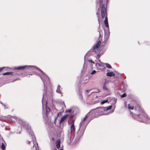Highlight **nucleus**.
Here are the masks:
<instances>
[{
  "mask_svg": "<svg viewBox=\"0 0 150 150\" xmlns=\"http://www.w3.org/2000/svg\"><path fill=\"white\" fill-rule=\"evenodd\" d=\"M101 37V35L100 34V32H99V39L100 40V38Z\"/></svg>",
  "mask_w": 150,
  "mask_h": 150,
  "instance_id": "obj_30",
  "label": "nucleus"
},
{
  "mask_svg": "<svg viewBox=\"0 0 150 150\" xmlns=\"http://www.w3.org/2000/svg\"><path fill=\"white\" fill-rule=\"evenodd\" d=\"M108 83L106 81H105L104 84L103 85V89L104 90H106V91H109V88L108 86Z\"/></svg>",
  "mask_w": 150,
  "mask_h": 150,
  "instance_id": "obj_10",
  "label": "nucleus"
},
{
  "mask_svg": "<svg viewBox=\"0 0 150 150\" xmlns=\"http://www.w3.org/2000/svg\"><path fill=\"white\" fill-rule=\"evenodd\" d=\"M24 127L27 131L28 132H30V133H31L29 135V137L31 138L30 141L28 140L27 142V143L29 144H30L31 147L33 146L32 148L33 150H39V147L37 143H34V141L35 139V138L33 134H32V133L31 132V127H30L27 124H25L24 125Z\"/></svg>",
  "mask_w": 150,
  "mask_h": 150,
  "instance_id": "obj_3",
  "label": "nucleus"
},
{
  "mask_svg": "<svg viewBox=\"0 0 150 150\" xmlns=\"http://www.w3.org/2000/svg\"><path fill=\"white\" fill-rule=\"evenodd\" d=\"M96 72V71L95 70H94L91 73V74H94Z\"/></svg>",
  "mask_w": 150,
  "mask_h": 150,
  "instance_id": "obj_26",
  "label": "nucleus"
},
{
  "mask_svg": "<svg viewBox=\"0 0 150 150\" xmlns=\"http://www.w3.org/2000/svg\"><path fill=\"white\" fill-rule=\"evenodd\" d=\"M49 83H50L49 86H50V89H49L48 90L49 93H48V96L49 97V99L51 100H53V90L52 88V84L50 83V81H49Z\"/></svg>",
  "mask_w": 150,
  "mask_h": 150,
  "instance_id": "obj_7",
  "label": "nucleus"
},
{
  "mask_svg": "<svg viewBox=\"0 0 150 150\" xmlns=\"http://www.w3.org/2000/svg\"><path fill=\"white\" fill-rule=\"evenodd\" d=\"M109 36L108 35H105V40L104 42H101L100 40L98 41V43L96 45H93V50L95 52L98 53V52L100 50V46H104L105 43L107 41L108 39L109 38Z\"/></svg>",
  "mask_w": 150,
  "mask_h": 150,
  "instance_id": "obj_5",
  "label": "nucleus"
},
{
  "mask_svg": "<svg viewBox=\"0 0 150 150\" xmlns=\"http://www.w3.org/2000/svg\"><path fill=\"white\" fill-rule=\"evenodd\" d=\"M60 86H58V88H59V89H60Z\"/></svg>",
  "mask_w": 150,
  "mask_h": 150,
  "instance_id": "obj_33",
  "label": "nucleus"
},
{
  "mask_svg": "<svg viewBox=\"0 0 150 150\" xmlns=\"http://www.w3.org/2000/svg\"><path fill=\"white\" fill-rule=\"evenodd\" d=\"M134 113L133 116L137 120L146 123H150V118L146 114L144 109L139 105L135 107Z\"/></svg>",
  "mask_w": 150,
  "mask_h": 150,
  "instance_id": "obj_1",
  "label": "nucleus"
},
{
  "mask_svg": "<svg viewBox=\"0 0 150 150\" xmlns=\"http://www.w3.org/2000/svg\"><path fill=\"white\" fill-rule=\"evenodd\" d=\"M89 114V113L88 114H87L86 115H85L84 118H83V120H82L80 123V126H82V123H83V122L84 121H85L86 119L87 118V117H88V114Z\"/></svg>",
  "mask_w": 150,
  "mask_h": 150,
  "instance_id": "obj_13",
  "label": "nucleus"
},
{
  "mask_svg": "<svg viewBox=\"0 0 150 150\" xmlns=\"http://www.w3.org/2000/svg\"><path fill=\"white\" fill-rule=\"evenodd\" d=\"M55 144H56V146L57 148L59 149L60 147V140H57Z\"/></svg>",
  "mask_w": 150,
  "mask_h": 150,
  "instance_id": "obj_14",
  "label": "nucleus"
},
{
  "mask_svg": "<svg viewBox=\"0 0 150 150\" xmlns=\"http://www.w3.org/2000/svg\"><path fill=\"white\" fill-rule=\"evenodd\" d=\"M4 67L0 68V72L1 71L3 70V69H4Z\"/></svg>",
  "mask_w": 150,
  "mask_h": 150,
  "instance_id": "obj_27",
  "label": "nucleus"
},
{
  "mask_svg": "<svg viewBox=\"0 0 150 150\" xmlns=\"http://www.w3.org/2000/svg\"><path fill=\"white\" fill-rule=\"evenodd\" d=\"M59 150H63V149H59Z\"/></svg>",
  "mask_w": 150,
  "mask_h": 150,
  "instance_id": "obj_37",
  "label": "nucleus"
},
{
  "mask_svg": "<svg viewBox=\"0 0 150 150\" xmlns=\"http://www.w3.org/2000/svg\"><path fill=\"white\" fill-rule=\"evenodd\" d=\"M68 115H67L64 117H63L61 119L59 122V123L61 124L63 122H64L66 120V118L68 117Z\"/></svg>",
  "mask_w": 150,
  "mask_h": 150,
  "instance_id": "obj_12",
  "label": "nucleus"
},
{
  "mask_svg": "<svg viewBox=\"0 0 150 150\" xmlns=\"http://www.w3.org/2000/svg\"><path fill=\"white\" fill-rule=\"evenodd\" d=\"M102 18H105V19L104 21V24H105V26H106V27L108 28L109 27V25L108 24V18L107 17V11H106V15L104 17V18H102Z\"/></svg>",
  "mask_w": 150,
  "mask_h": 150,
  "instance_id": "obj_9",
  "label": "nucleus"
},
{
  "mask_svg": "<svg viewBox=\"0 0 150 150\" xmlns=\"http://www.w3.org/2000/svg\"><path fill=\"white\" fill-rule=\"evenodd\" d=\"M75 121V119H73L71 122L70 129L71 132H74L75 131V127L74 125Z\"/></svg>",
  "mask_w": 150,
  "mask_h": 150,
  "instance_id": "obj_8",
  "label": "nucleus"
},
{
  "mask_svg": "<svg viewBox=\"0 0 150 150\" xmlns=\"http://www.w3.org/2000/svg\"><path fill=\"white\" fill-rule=\"evenodd\" d=\"M26 67V66H23L22 67H15L13 69L15 70H23Z\"/></svg>",
  "mask_w": 150,
  "mask_h": 150,
  "instance_id": "obj_11",
  "label": "nucleus"
},
{
  "mask_svg": "<svg viewBox=\"0 0 150 150\" xmlns=\"http://www.w3.org/2000/svg\"><path fill=\"white\" fill-rule=\"evenodd\" d=\"M115 74L113 72H108L106 73V75L110 77L115 76Z\"/></svg>",
  "mask_w": 150,
  "mask_h": 150,
  "instance_id": "obj_15",
  "label": "nucleus"
},
{
  "mask_svg": "<svg viewBox=\"0 0 150 150\" xmlns=\"http://www.w3.org/2000/svg\"><path fill=\"white\" fill-rule=\"evenodd\" d=\"M50 81V79L49 78L47 77V86L48 85V87H49V88H48H48H47V89H48V90H47V91H48V93H47V94H48V93H49V89H50V86H49V85H50V83H49V81Z\"/></svg>",
  "mask_w": 150,
  "mask_h": 150,
  "instance_id": "obj_18",
  "label": "nucleus"
},
{
  "mask_svg": "<svg viewBox=\"0 0 150 150\" xmlns=\"http://www.w3.org/2000/svg\"><path fill=\"white\" fill-rule=\"evenodd\" d=\"M126 96V93H124L123 94L120 95L121 97L122 98L125 97Z\"/></svg>",
  "mask_w": 150,
  "mask_h": 150,
  "instance_id": "obj_24",
  "label": "nucleus"
},
{
  "mask_svg": "<svg viewBox=\"0 0 150 150\" xmlns=\"http://www.w3.org/2000/svg\"><path fill=\"white\" fill-rule=\"evenodd\" d=\"M41 79L42 80H43L42 78L41 77Z\"/></svg>",
  "mask_w": 150,
  "mask_h": 150,
  "instance_id": "obj_36",
  "label": "nucleus"
},
{
  "mask_svg": "<svg viewBox=\"0 0 150 150\" xmlns=\"http://www.w3.org/2000/svg\"><path fill=\"white\" fill-rule=\"evenodd\" d=\"M43 110H44V108H43Z\"/></svg>",
  "mask_w": 150,
  "mask_h": 150,
  "instance_id": "obj_38",
  "label": "nucleus"
},
{
  "mask_svg": "<svg viewBox=\"0 0 150 150\" xmlns=\"http://www.w3.org/2000/svg\"><path fill=\"white\" fill-rule=\"evenodd\" d=\"M128 109L129 110H132L134 109V106H131L129 104L128 105Z\"/></svg>",
  "mask_w": 150,
  "mask_h": 150,
  "instance_id": "obj_20",
  "label": "nucleus"
},
{
  "mask_svg": "<svg viewBox=\"0 0 150 150\" xmlns=\"http://www.w3.org/2000/svg\"><path fill=\"white\" fill-rule=\"evenodd\" d=\"M108 101V100H104L101 102V103L102 104H104V103H105L107 102Z\"/></svg>",
  "mask_w": 150,
  "mask_h": 150,
  "instance_id": "obj_23",
  "label": "nucleus"
},
{
  "mask_svg": "<svg viewBox=\"0 0 150 150\" xmlns=\"http://www.w3.org/2000/svg\"><path fill=\"white\" fill-rule=\"evenodd\" d=\"M99 62H100V60H99Z\"/></svg>",
  "mask_w": 150,
  "mask_h": 150,
  "instance_id": "obj_39",
  "label": "nucleus"
},
{
  "mask_svg": "<svg viewBox=\"0 0 150 150\" xmlns=\"http://www.w3.org/2000/svg\"><path fill=\"white\" fill-rule=\"evenodd\" d=\"M86 128V127L85 126H80V128L77 134V136L78 137L80 138L83 136Z\"/></svg>",
  "mask_w": 150,
  "mask_h": 150,
  "instance_id": "obj_6",
  "label": "nucleus"
},
{
  "mask_svg": "<svg viewBox=\"0 0 150 150\" xmlns=\"http://www.w3.org/2000/svg\"><path fill=\"white\" fill-rule=\"evenodd\" d=\"M130 112L131 113V114H132V113H133V112Z\"/></svg>",
  "mask_w": 150,
  "mask_h": 150,
  "instance_id": "obj_35",
  "label": "nucleus"
},
{
  "mask_svg": "<svg viewBox=\"0 0 150 150\" xmlns=\"http://www.w3.org/2000/svg\"><path fill=\"white\" fill-rule=\"evenodd\" d=\"M97 56H98V57H100V56H99V54H98L97 55Z\"/></svg>",
  "mask_w": 150,
  "mask_h": 150,
  "instance_id": "obj_34",
  "label": "nucleus"
},
{
  "mask_svg": "<svg viewBox=\"0 0 150 150\" xmlns=\"http://www.w3.org/2000/svg\"><path fill=\"white\" fill-rule=\"evenodd\" d=\"M90 62L92 63H94V62H93L92 60H91Z\"/></svg>",
  "mask_w": 150,
  "mask_h": 150,
  "instance_id": "obj_32",
  "label": "nucleus"
},
{
  "mask_svg": "<svg viewBox=\"0 0 150 150\" xmlns=\"http://www.w3.org/2000/svg\"><path fill=\"white\" fill-rule=\"evenodd\" d=\"M71 110H67V111H66V112H71Z\"/></svg>",
  "mask_w": 150,
  "mask_h": 150,
  "instance_id": "obj_28",
  "label": "nucleus"
},
{
  "mask_svg": "<svg viewBox=\"0 0 150 150\" xmlns=\"http://www.w3.org/2000/svg\"><path fill=\"white\" fill-rule=\"evenodd\" d=\"M45 109L46 111L45 112V114L46 115H47V102H46Z\"/></svg>",
  "mask_w": 150,
  "mask_h": 150,
  "instance_id": "obj_22",
  "label": "nucleus"
},
{
  "mask_svg": "<svg viewBox=\"0 0 150 150\" xmlns=\"http://www.w3.org/2000/svg\"><path fill=\"white\" fill-rule=\"evenodd\" d=\"M100 5L99 8H98L97 11L96 13V15L98 16V21L99 26H100V13L101 16L104 18L105 16L106 15V11H107V8L105 7V5L103 4V0H99Z\"/></svg>",
  "mask_w": 150,
  "mask_h": 150,
  "instance_id": "obj_4",
  "label": "nucleus"
},
{
  "mask_svg": "<svg viewBox=\"0 0 150 150\" xmlns=\"http://www.w3.org/2000/svg\"><path fill=\"white\" fill-rule=\"evenodd\" d=\"M50 81V79L49 78L47 77V86L48 85V87H49V88H48H48H47V89H48V90H47V91H48V93H47V94H48V93H49V89H50V86H49V85H50V83H49V81Z\"/></svg>",
  "mask_w": 150,
  "mask_h": 150,
  "instance_id": "obj_17",
  "label": "nucleus"
},
{
  "mask_svg": "<svg viewBox=\"0 0 150 150\" xmlns=\"http://www.w3.org/2000/svg\"><path fill=\"white\" fill-rule=\"evenodd\" d=\"M105 65H106L107 67L109 69L112 68V67L110 64L108 63H106L105 64Z\"/></svg>",
  "mask_w": 150,
  "mask_h": 150,
  "instance_id": "obj_21",
  "label": "nucleus"
},
{
  "mask_svg": "<svg viewBox=\"0 0 150 150\" xmlns=\"http://www.w3.org/2000/svg\"><path fill=\"white\" fill-rule=\"evenodd\" d=\"M90 91H91L90 90H86V92H89Z\"/></svg>",
  "mask_w": 150,
  "mask_h": 150,
  "instance_id": "obj_29",
  "label": "nucleus"
},
{
  "mask_svg": "<svg viewBox=\"0 0 150 150\" xmlns=\"http://www.w3.org/2000/svg\"><path fill=\"white\" fill-rule=\"evenodd\" d=\"M47 109H48L49 110V112H50V108L47 107Z\"/></svg>",
  "mask_w": 150,
  "mask_h": 150,
  "instance_id": "obj_31",
  "label": "nucleus"
},
{
  "mask_svg": "<svg viewBox=\"0 0 150 150\" xmlns=\"http://www.w3.org/2000/svg\"><path fill=\"white\" fill-rule=\"evenodd\" d=\"M1 148L3 150H4L6 149L5 146L3 143H2Z\"/></svg>",
  "mask_w": 150,
  "mask_h": 150,
  "instance_id": "obj_19",
  "label": "nucleus"
},
{
  "mask_svg": "<svg viewBox=\"0 0 150 150\" xmlns=\"http://www.w3.org/2000/svg\"><path fill=\"white\" fill-rule=\"evenodd\" d=\"M111 107V106H110L108 108L99 107L92 110L89 112V113L93 117L97 118L100 116L105 115L106 114L105 112L108 110H110Z\"/></svg>",
  "mask_w": 150,
  "mask_h": 150,
  "instance_id": "obj_2",
  "label": "nucleus"
},
{
  "mask_svg": "<svg viewBox=\"0 0 150 150\" xmlns=\"http://www.w3.org/2000/svg\"><path fill=\"white\" fill-rule=\"evenodd\" d=\"M10 74L11 75H13V72H6L4 73L3 74V75H7Z\"/></svg>",
  "mask_w": 150,
  "mask_h": 150,
  "instance_id": "obj_16",
  "label": "nucleus"
},
{
  "mask_svg": "<svg viewBox=\"0 0 150 150\" xmlns=\"http://www.w3.org/2000/svg\"><path fill=\"white\" fill-rule=\"evenodd\" d=\"M56 91L57 92V93H61V91L60 90V89H58L57 91Z\"/></svg>",
  "mask_w": 150,
  "mask_h": 150,
  "instance_id": "obj_25",
  "label": "nucleus"
}]
</instances>
